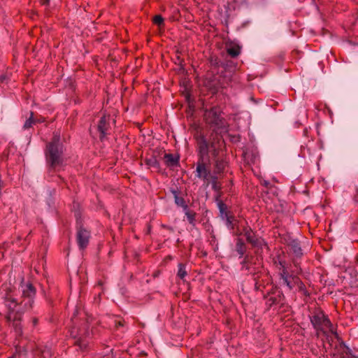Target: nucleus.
<instances>
[{
	"label": "nucleus",
	"instance_id": "nucleus-3",
	"mask_svg": "<svg viewBox=\"0 0 358 358\" xmlns=\"http://www.w3.org/2000/svg\"><path fill=\"white\" fill-rule=\"evenodd\" d=\"M59 140V136L55 135L52 141L47 144L45 151L47 162L53 169L61 166L64 163V148Z\"/></svg>",
	"mask_w": 358,
	"mask_h": 358
},
{
	"label": "nucleus",
	"instance_id": "nucleus-28",
	"mask_svg": "<svg viewBox=\"0 0 358 358\" xmlns=\"http://www.w3.org/2000/svg\"><path fill=\"white\" fill-rule=\"evenodd\" d=\"M38 122H43V120L39 119V120H38Z\"/></svg>",
	"mask_w": 358,
	"mask_h": 358
},
{
	"label": "nucleus",
	"instance_id": "nucleus-16",
	"mask_svg": "<svg viewBox=\"0 0 358 358\" xmlns=\"http://www.w3.org/2000/svg\"><path fill=\"white\" fill-rule=\"evenodd\" d=\"M227 166V162L223 159H216L215 164V172L216 173H220L224 171Z\"/></svg>",
	"mask_w": 358,
	"mask_h": 358
},
{
	"label": "nucleus",
	"instance_id": "nucleus-7",
	"mask_svg": "<svg viewBox=\"0 0 358 358\" xmlns=\"http://www.w3.org/2000/svg\"><path fill=\"white\" fill-rule=\"evenodd\" d=\"M210 160L198 159L196 169V176L204 181L208 186L213 176L209 167Z\"/></svg>",
	"mask_w": 358,
	"mask_h": 358
},
{
	"label": "nucleus",
	"instance_id": "nucleus-19",
	"mask_svg": "<svg viewBox=\"0 0 358 358\" xmlns=\"http://www.w3.org/2000/svg\"><path fill=\"white\" fill-rule=\"evenodd\" d=\"M152 22L155 24H157L159 28L164 27V18L160 15H155L152 19Z\"/></svg>",
	"mask_w": 358,
	"mask_h": 358
},
{
	"label": "nucleus",
	"instance_id": "nucleus-2",
	"mask_svg": "<svg viewBox=\"0 0 358 358\" xmlns=\"http://www.w3.org/2000/svg\"><path fill=\"white\" fill-rule=\"evenodd\" d=\"M227 225L233 230L234 235L245 236L247 241L252 246L257 247L260 245V240L256 236L251 227L248 226L245 220H237L233 215L226 214Z\"/></svg>",
	"mask_w": 358,
	"mask_h": 358
},
{
	"label": "nucleus",
	"instance_id": "nucleus-21",
	"mask_svg": "<svg viewBox=\"0 0 358 358\" xmlns=\"http://www.w3.org/2000/svg\"><path fill=\"white\" fill-rule=\"evenodd\" d=\"M189 222L192 224H194L196 214L191 211H187L185 213Z\"/></svg>",
	"mask_w": 358,
	"mask_h": 358
},
{
	"label": "nucleus",
	"instance_id": "nucleus-5",
	"mask_svg": "<svg viewBox=\"0 0 358 358\" xmlns=\"http://www.w3.org/2000/svg\"><path fill=\"white\" fill-rule=\"evenodd\" d=\"M279 264L280 266L279 268L280 278L283 280V283L287 285L289 289L291 290L296 286L299 292H301L304 296H308L309 293L301 279L296 275H289L285 262L280 261Z\"/></svg>",
	"mask_w": 358,
	"mask_h": 358
},
{
	"label": "nucleus",
	"instance_id": "nucleus-12",
	"mask_svg": "<svg viewBox=\"0 0 358 358\" xmlns=\"http://www.w3.org/2000/svg\"><path fill=\"white\" fill-rule=\"evenodd\" d=\"M164 163L168 167H175L179 165L180 157L170 153H165L164 155Z\"/></svg>",
	"mask_w": 358,
	"mask_h": 358
},
{
	"label": "nucleus",
	"instance_id": "nucleus-6",
	"mask_svg": "<svg viewBox=\"0 0 358 358\" xmlns=\"http://www.w3.org/2000/svg\"><path fill=\"white\" fill-rule=\"evenodd\" d=\"M199 159L210 160L208 157L209 152H211L215 157L219 154V150L213 144L210 146L206 141L203 135L196 137Z\"/></svg>",
	"mask_w": 358,
	"mask_h": 358
},
{
	"label": "nucleus",
	"instance_id": "nucleus-26",
	"mask_svg": "<svg viewBox=\"0 0 358 358\" xmlns=\"http://www.w3.org/2000/svg\"><path fill=\"white\" fill-rule=\"evenodd\" d=\"M34 324L36 325L37 324V320L36 319H34Z\"/></svg>",
	"mask_w": 358,
	"mask_h": 358
},
{
	"label": "nucleus",
	"instance_id": "nucleus-11",
	"mask_svg": "<svg viewBox=\"0 0 358 358\" xmlns=\"http://www.w3.org/2000/svg\"><path fill=\"white\" fill-rule=\"evenodd\" d=\"M110 128V116L103 115L99 120L98 130L100 132V138L102 140L108 134Z\"/></svg>",
	"mask_w": 358,
	"mask_h": 358
},
{
	"label": "nucleus",
	"instance_id": "nucleus-17",
	"mask_svg": "<svg viewBox=\"0 0 358 358\" xmlns=\"http://www.w3.org/2000/svg\"><path fill=\"white\" fill-rule=\"evenodd\" d=\"M187 273L185 269V266L183 264L180 263L178 264V271L177 273L178 277L180 278L181 280H184V278L187 276Z\"/></svg>",
	"mask_w": 358,
	"mask_h": 358
},
{
	"label": "nucleus",
	"instance_id": "nucleus-20",
	"mask_svg": "<svg viewBox=\"0 0 358 358\" xmlns=\"http://www.w3.org/2000/svg\"><path fill=\"white\" fill-rule=\"evenodd\" d=\"M36 122V121L33 119V113H31V116L29 119L26 120L23 126L24 129H29L32 127V125Z\"/></svg>",
	"mask_w": 358,
	"mask_h": 358
},
{
	"label": "nucleus",
	"instance_id": "nucleus-13",
	"mask_svg": "<svg viewBox=\"0 0 358 358\" xmlns=\"http://www.w3.org/2000/svg\"><path fill=\"white\" fill-rule=\"evenodd\" d=\"M289 250L296 257H300L302 256L303 252L300 244L295 240L292 241L289 244Z\"/></svg>",
	"mask_w": 358,
	"mask_h": 358
},
{
	"label": "nucleus",
	"instance_id": "nucleus-10",
	"mask_svg": "<svg viewBox=\"0 0 358 358\" xmlns=\"http://www.w3.org/2000/svg\"><path fill=\"white\" fill-rule=\"evenodd\" d=\"M90 237V233L88 230L83 227L78 228L76 239L80 249L83 250L87 246Z\"/></svg>",
	"mask_w": 358,
	"mask_h": 358
},
{
	"label": "nucleus",
	"instance_id": "nucleus-27",
	"mask_svg": "<svg viewBox=\"0 0 358 358\" xmlns=\"http://www.w3.org/2000/svg\"><path fill=\"white\" fill-rule=\"evenodd\" d=\"M223 204L220 205V210L222 211L223 210Z\"/></svg>",
	"mask_w": 358,
	"mask_h": 358
},
{
	"label": "nucleus",
	"instance_id": "nucleus-18",
	"mask_svg": "<svg viewBox=\"0 0 358 358\" xmlns=\"http://www.w3.org/2000/svg\"><path fill=\"white\" fill-rule=\"evenodd\" d=\"M210 180H211V184H212V188L216 191V192H219L221 188H222V185L221 184L217 181V177L215 176H212L211 178H210Z\"/></svg>",
	"mask_w": 358,
	"mask_h": 358
},
{
	"label": "nucleus",
	"instance_id": "nucleus-9",
	"mask_svg": "<svg viewBox=\"0 0 358 358\" xmlns=\"http://www.w3.org/2000/svg\"><path fill=\"white\" fill-rule=\"evenodd\" d=\"M284 299V295L278 288L275 287L271 289V292L266 297V306L268 308L272 307L273 305L282 303Z\"/></svg>",
	"mask_w": 358,
	"mask_h": 358
},
{
	"label": "nucleus",
	"instance_id": "nucleus-15",
	"mask_svg": "<svg viewBox=\"0 0 358 358\" xmlns=\"http://www.w3.org/2000/svg\"><path fill=\"white\" fill-rule=\"evenodd\" d=\"M247 247L242 238H238L236 243V251L239 254L240 258L245 253Z\"/></svg>",
	"mask_w": 358,
	"mask_h": 358
},
{
	"label": "nucleus",
	"instance_id": "nucleus-1",
	"mask_svg": "<svg viewBox=\"0 0 358 358\" xmlns=\"http://www.w3.org/2000/svg\"><path fill=\"white\" fill-rule=\"evenodd\" d=\"M3 294L4 304L8 309L6 314L7 321L12 324L15 331L21 332V320L25 311L31 309L36 290L30 283L21 285L22 300L18 302L15 294V290L9 285L1 287Z\"/></svg>",
	"mask_w": 358,
	"mask_h": 358
},
{
	"label": "nucleus",
	"instance_id": "nucleus-25",
	"mask_svg": "<svg viewBox=\"0 0 358 358\" xmlns=\"http://www.w3.org/2000/svg\"><path fill=\"white\" fill-rule=\"evenodd\" d=\"M248 258H249L248 256H245L243 263H245V264L248 263L249 262Z\"/></svg>",
	"mask_w": 358,
	"mask_h": 358
},
{
	"label": "nucleus",
	"instance_id": "nucleus-23",
	"mask_svg": "<svg viewBox=\"0 0 358 358\" xmlns=\"http://www.w3.org/2000/svg\"><path fill=\"white\" fill-rule=\"evenodd\" d=\"M40 2L43 5H48L49 3V0H40Z\"/></svg>",
	"mask_w": 358,
	"mask_h": 358
},
{
	"label": "nucleus",
	"instance_id": "nucleus-14",
	"mask_svg": "<svg viewBox=\"0 0 358 358\" xmlns=\"http://www.w3.org/2000/svg\"><path fill=\"white\" fill-rule=\"evenodd\" d=\"M227 52L231 57H238L241 53V47L236 43H229L227 45Z\"/></svg>",
	"mask_w": 358,
	"mask_h": 358
},
{
	"label": "nucleus",
	"instance_id": "nucleus-22",
	"mask_svg": "<svg viewBox=\"0 0 358 358\" xmlns=\"http://www.w3.org/2000/svg\"><path fill=\"white\" fill-rule=\"evenodd\" d=\"M115 326L116 327H122L124 326V320H119L117 322H115Z\"/></svg>",
	"mask_w": 358,
	"mask_h": 358
},
{
	"label": "nucleus",
	"instance_id": "nucleus-24",
	"mask_svg": "<svg viewBox=\"0 0 358 358\" xmlns=\"http://www.w3.org/2000/svg\"><path fill=\"white\" fill-rule=\"evenodd\" d=\"M344 358H358V357H356V356H354L352 355H347L346 357H344Z\"/></svg>",
	"mask_w": 358,
	"mask_h": 358
},
{
	"label": "nucleus",
	"instance_id": "nucleus-8",
	"mask_svg": "<svg viewBox=\"0 0 358 358\" xmlns=\"http://www.w3.org/2000/svg\"><path fill=\"white\" fill-rule=\"evenodd\" d=\"M204 118L206 123L218 127L222 124L223 118L221 116V110L217 107H213L210 110H206Z\"/></svg>",
	"mask_w": 358,
	"mask_h": 358
},
{
	"label": "nucleus",
	"instance_id": "nucleus-4",
	"mask_svg": "<svg viewBox=\"0 0 358 358\" xmlns=\"http://www.w3.org/2000/svg\"><path fill=\"white\" fill-rule=\"evenodd\" d=\"M310 322L317 334L322 332L325 334L327 333L336 334L335 329L331 321L320 309H317L313 313Z\"/></svg>",
	"mask_w": 358,
	"mask_h": 358
}]
</instances>
